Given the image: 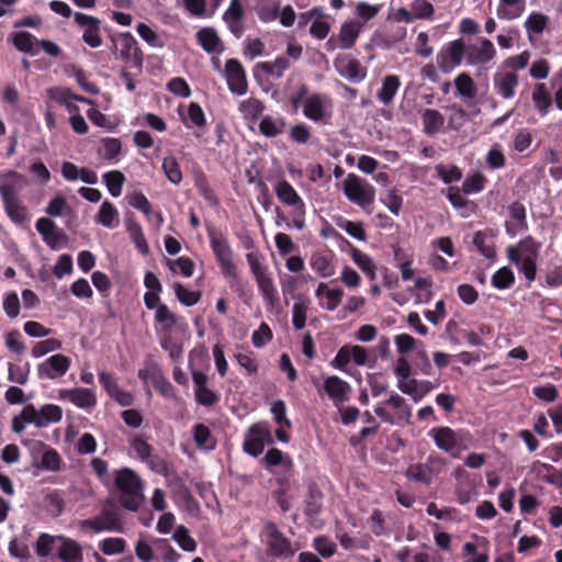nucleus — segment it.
Masks as SVG:
<instances>
[{
  "instance_id": "nucleus-1",
  "label": "nucleus",
  "mask_w": 562,
  "mask_h": 562,
  "mask_svg": "<svg viewBox=\"0 0 562 562\" xmlns=\"http://www.w3.org/2000/svg\"><path fill=\"white\" fill-rule=\"evenodd\" d=\"M35 552L40 558H56L60 562H83L81 544L64 535L40 533L35 542Z\"/></svg>"
},
{
  "instance_id": "nucleus-2",
  "label": "nucleus",
  "mask_w": 562,
  "mask_h": 562,
  "mask_svg": "<svg viewBox=\"0 0 562 562\" xmlns=\"http://www.w3.org/2000/svg\"><path fill=\"white\" fill-rule=\"evenodd\" d=\"M114 484L120 492L119 503L130 512H137L144 502V484L139 475L131 468L114 472Z\"/></svg>"
},
{
  "instance_id": "nucleus-3",
  "label": "nucleus",
  "mask_w": 562,
  "mask_h": 562,
  "mask_svg": "<svg viewBox=\"0 0 562 562\" xmlns=\"http://www.w3.org/2000/svg\"><path fill=\"white\" fill-rule=\"evenodd\" d=\"M207 236L210 239L211 249L215 256V259L221 268L222 273L233 279L232 288L235 289L236 292L241 293V283L237 277V266L235 265L233 258L234 252L233 249L224 236V234L214 227L207 229Z\"/></svg>"
},
{
  "instance_id": "nucleus-4",
  "label": "nucleus",
  "mask_w": 562,
  "mask_h": 562,
  "mask_svg": "<svg viewBox=\"0 0 562 562\" xmlns=\"http://www.w3.org/2000/svg\"><path fill=\"white\" fill-rule=\"evenodd\" d=\"M119 57L127 67H133L138 74L143 71L144 54L138 42L130 32L119 33L111 38Z\"/></svg>"
},
{
  "instance_id": "nucleus-5",
  "label": "nucleus",
  "mask_w": 562,
  "mask_h": 562,
  "mask_svg": "<svg viewBox=\"0 0 562 562\" xmlns=\"http://www.w3.org/2000/svg\"><path fill=\"white\" fill-rule=\"evenodd\" d=\"M81 527L83 529H90L93 532L123 531V522L120 512L111 499L105 501L98 516L82 520Z\"/></svg>"
},
{
  "instance_id": "nucleus-6",
  "label": "nucleus",
  "mask_w": 562,
  "mask_h": 562,
  "mask_svg": "<svg viewBox=\"0 0 562 562\" xmlns=\"http://www.w3.org/2000/svg\"><path fill=\"white\" fill-rule=\"evenodd\" d=\"M272 428L269 422L261 420L252 424L246 431L243 449L251 457H259L266 445H272Z\"/></svg>"
},
{
  "instance_id": "nucleus-7",
  "label": "nucleus",
  "mask_w": 562,
  "mask_h": 562,
  "mask_svg": "<svg viewBox=\"0 0 562 562\" xmlns=\"http://www.w3.org/2000/svg\"><path fill=\"white\" fill-rule=\"evenodd\" d=\"M344 193L350 202L366 207L374 202L375 189L357 175L349 173L344 181Z\"/></svg>"
},
{
  "instance_id": "nucleus-8",
  "label": "nucleus",
  "mask_w": 562,
  "mask_h": 562,
  "mask_svg": "<svg viewBox=\"0 0 562 562\" xmlns=\"http://www.w3.org/2000/svg\"><path fill=\"white\" fill-rule=\"evenodd\" d=\"M333 100L323 93H313L306 98L303 114L313 122L326 123L331 117Z\"/></svg>"
},
{
  "instance_id": "nucleus-9",
  "label": "nucleus",
  "mask_w": 562,
  "mask_h": 562,
  "mask_svg": "<svg viewBox=\"0 0 562 562\" xmlns=\"http://www.w3.org/2000/svg\"><path fill=\"white\" fill-rule=\"evenodd\" d=\"M324 494L316 483L308 484L307 494L304 501V515L310 526L315 529L323 527L324 522L321 519L323 512Z\"/></svg>"
},
{
  "instance_id": "nucleus-10",
  "label": "nucleus",
  "mask_w": 562,
  "mask_h": 562,
  "mask_svg": "<svg viewBox=\"0 0 562 562\" xmlns=\"http://www.w3.org/2000/svg\"><path fill=\"white\" fill-rule=\"evenodd\" d=\"M29 186V179L14 170L0 173V196L2 202L21 200L22 191Z\"/></svg>"
},
{
  "instance_id": "nucleus-11",
  "label": "nucleus",
  "mask_w": 562,
  "mask_h": 562,
  "mask_svg": "<svg viewBox=\"0 0 562 562\" xmlns=\"http://www.w3.org/2000/svg\"><path fill=\"white\" fill-rule=\"evenodd\" d=\"M71 366L69 357L56 353L37 364V376L41 380H56L64 376Z\"/></svg>"
},
{
  "instance_id": "nucleus-12",
  "label": "nucleus",
  "mask_w": 562,
  "mask_h": 562,
  "mask_svg": "<svg viewBox=\"0 0 562 562\" xmlns=\"http://www.w3.org/2000/svg\"><path fill=\"white\" fill-rule=\"evenodd\" d=\"M75 22L80 26L82 32V41L91 48H98L102 45L101 21L100 19L88 15L82 12L74 14Z\"/></svg>"
},
{
  "instance_id": "nucleus-13",
  "label": "nucleus",
  "mask_w": 562,
  "mask_h": 562,
  "mask_svg": "<svg viewBox=\"0 0 562 562\" xmlns=\"http://www.w3.org/2000/svg\"><path fill=\"white\" fill-rule=\"evenodd\" d=\"M265 532L267 536L268 551L271 555L277 558L293 555L294 551L292 550L290 539L279 530L274 522H267L265 525Z\"/></svg>"
},
{
  "instance_id": "nucleus-14",
  "label": "nucleus",
  "mask_w": 562,
  "mask_h": 562,
  "mask_svg": "<svg viewBox=\"0 0 562 562\" xmlns=\"http://www.w3.org/2000/svg\"><path fill=\"white\" fill-rule=\"evenodd\" d=\"M464 53L463 41H452L437 54V65L443 72H448L461 64Z\"/></svg>"
},
{
  "instance_id": "nucleus-15",
  "label": "nucleus",
  "mask_w": 562,
  "mask_h": 562,
  "mask_svg": "<svg viewBox=\"0 0 562 562\" xmlns=\"http://www.w3.org/2000/svg\"><path fill=\"white\" fill-rule=\"evenodd\" d=\"M225 76L228 89L232 93L237 95L246 94L248 90L246 72L238 59L231 58L226 61Z\"/></svg>"
},
{
  "instance_id": "nucleus-16",
  "label": "nucleus",
  "mask_w": 562,
  "mask_h": 562,
  "mask_svg": "<svg viewBox=\"0 0 562 562\" xmlns=\"http://www.w3.org/2000/svg\"><path fill=\"white\" fill-rule=\"evenodd\" d=\"M195 401L203 406H212L220 401V395L207 387L209 376L199 370L192 371Z\"/></svg>"
},
{
  "instance_id": "nucleus-17",
  "label": "nucleus",
  "mask_w": 562,
  "mask_h": 562,
  "mask_svg": "<svg viewBox=\"0 0 562 562\" xmlns=\"http://www.w3.org/2000/svg\"><path fill=\"white\" fill-rule=\"evenodd\" d=\"M493 86L503 99H513L518 87V75L516 71H497L493 77Z\"/></svg>"
},
{
  "instance_id": "nucleus-18",
  "label": "nucleus",
  "mask_w": 562,
  "mask_h": 562,
  "mask_svg": "<svg viewBox=\"0 0 562 562\" xmlns=\"http://www.w3.org/2000/svg\"><path fill=\"white\" fill-rule=\"evenodd\" d=\"M59 398L68 400L74 405L83 409H91L97 405L95 393L90 389L76 387L71 390H60Z\"/></svg>"
},
{
  "instance_id": "nucleus-19",
  "label": "nucleus",
  "mask_w": 562,
  "mask_h": 562,
  "mask_svg": "<svg viewBox=\"0 0 562 562\" xmlns=\"http://www.w3.org/2000/svg\"><path fill=\"white\" fill-rule=\"evenodd\" d=\"M324 391L338 406L349 400L351 387L348 382L337 375H330L324 381Z\"/></svg>"
},
{
  "instance_id": "nucleus-20",
  "label": "nucleus",
  "mask_w": 562,
  "mask_h": 562,
  "mask_svg": "<svg viewBox=\"0 0 562 562\" xmlns=\"http://www.w3.org/2000/svg\"><path fill=\"white\" fill-rule=\"evenodd\" d=\"M274 192L278 200L292 210L305 206L303 199L288 180H280L274 186Z\"/></svg>"
},
{
  "instance_id": "nucleus-21",
  "label": "nucleus",
  "mask_w": 562,
  "mask_h": 562,
  "mask_svg": "<svg viewBox=\"0 0 562 562\" xmlns=\"http://www.w3.org/2000/svg\"><path fill=\"white\" fill-rule=\"evenodd\" d=\"M428 436L435 441L440 450L450 452L458 446V435L450 427H435L429 430Z\"/></svg>"
},
{
  "instance_id": "nucleus-22",
  "label": "nucleus",
  "mask_w": 562,
  "mask_h": 562,
  "mask_svg": "<svg viewBox=\"0 0 562 562\" xmlns=\"http://www.w3.org/2000/svg\"><path fill=\"white\" fill-rule=\"evenodd\" d=\"M311 268L322 278L335 274L334 255L331 252H314L310 259Z\"/></svg>"
},
{
  "instance_id": "nucleus-23",
  "label": "nucleus",
  "mask_w": 562,
  "mask_h": 562,
  "mask_svg": "<svg viewBox=\"0 0 562 562\" xmlns=\"http://www.w3.org/2000/svg\"><path fill=\"white\" fill-rule=\"evenodd\" d=\"M198 43L209 54L222 53L224 46L216 31L212 27H203L196 33Z\"/></svg>"
},
{
  "instance_id": "nucleus-24",
  "label": "nucleus",
  "mask_w": 562,
  "mask_h": 562,
  "mask_svg": "<svg viewBox=\"0 0 562 562\" xmlns=\"http://www.w3.org/2000/svg\"><path fill=\"white\" fill-rule=\"evenodd\" d=\"M496 55L493 43L487 38H482L479 46H472L469 52V60L472 64H487Z\"/></svg>"
},
{
  "instance_id": "nucleus-25",
  "label": "nucleus",
  "mask_w": 562,
  "mask_h": 562,
  "mask_svg": "<svg viewBox=\"0 0 562 562\" xmlns=\"http://www.w3.org/2000/svg\"><path fill=\"white\" fill-rule=\"evenodd\" d=\"M362 25L357 21H347L341 24L338 41H340V49H350L356 44Z\"/></svg>"
},
{
  "instance_id": "nucleus-26",
  "label": "nucleus",
  "mask_w": 562,
  "mask_h": 562,
  "mask_svg": "<svg viewBox=\"0 0 562 562\" xmlns=\"http://www.w3.org/2000/svg\"><path fill=\"white\" fill-rule=\"evenodd\" d=\"M531 99L535 109L541 116L549 113L552 106V97L546 83H536L532 89Z\"/></svg>"
},
{
  "instance_id": "nucleus-27",
  "label": "nucleus",
  "mask_w": 562,
  "mask_h": 562,
  "mask_svg": "<svg viewBox=\"0 0 562 562\" xmlns=\"http://www.w3.org/2000/svg\"><path fill=\"white\" fill-rule=\"evenodd\" d=\"M256 282L267 308H274L280 302V296L270 274L257 279Z\"/></svg>"
},
{
  "instance_id": "nucleus-28",
  "label": "nucleus",
  "mask_w": 562,
  "mask_h": 562,
  "mask_svg": "<svg viewBox=\"0 0 562 562\" xmlns=\"http://www.w3.org/2000/svg\"><path fill=\"white\" fill-rule=\"evenodd\" d=\"M126 231L136 248L143 254L149 252V246L143 232L142 225L135 220L134 214L126 218Z\"/></svg>"
},
{
  "instance_id": "nucleus-29",
  "label": "nucleus",
  "mask_w": 562,
  "mask_h": 562,
  "mask_svg": "<svg viewBox=\"0 0 562 562\" xmlns=\"http://www.w3.org/2000/svg\"><path fill=\"white\" fill-rule=\"evenodd\" d=\"M526 9V0H501L496 9L497 18L501 20L518 19Z\"/></svg>"
},
{
  "instance_id": "nucleus-30",
  "label": "nucleus",
  "mask_w": 562,
  "mask_h": 562,
  "mask_svg": "<svg viewBox=\"0 0 562 562\" xmlns=\"http://www.w3.org/2000/svg\"><path fill=\"white\" fill-rule=\"evenodd\" d=\"M473 245L486 259L493 260L496 257L493 235L487 231H477L473 235Z\"/></svg>"
},
{
  "instance_id": "nucleus-31",
  "label": "nucleus",
  "mask_w": 562,
  "mask_h": 562,
  "mask_svg": "<svg viewBox=\"0 0 562 562\" xmlns=\"http://www.w3.org/2000/svg\"><path fill=\"white\" fill-rule=\"evenodd\" d=\"M8 217L16 225H24L30 220V213L22 200L2 202Z\"/></svg>"
},
{
  "instance_id": "nucleus-32",
  "label": "nucleus",
  "mask_w": 562,
  "mask_h": 562,
  "mask_svg": "<svg viewBox=\"0 0 562 562\" xmlns=\"http://www.w3.org/2000/svg\"><path fill=\"white\" fill-rule=\"evenodd\" d=\"M335 66L339 74L349 80L360 81L364 79L367 71L357 59L336 60Z\"/></svg>"
},
{
  "instance_id": "nucleus-33",
  "label": "nucleus",
  "mask_w": 562,
  "mask_h": 562,
  "mask_svg": "<svg viewBox=\"0 0 562 562\" xmlns=\"http://www.w3.org/2000/svg\"><path fill=\"white\" fill-rule=\"evenodd\" d=\"M193 439L199 449L211 451L216 448V438L212 435L210 428L202 423L193 426Z\"/></svg>"
},
{
  "instance_id": "nucleus-34",
  "label": "nucleus",
  "mask_w": 562,
  "mask_h": 562,
  "mask_svg": "<svg viewBox=\"0 0 562 562\" xmlns=\"http://www.w3.org/2000/svg\"><path fill=\"white\" fill-rule=\"evenodd\" d=\"M424 132L427 135H435L440 132L445 125V116L434 109H426L422 113Z\"/></svg>"
},
{
  "instance_id": "nucleus-35",
  "label": "nucleus",
  "mask_w": 562,
  "mask_h": 562,
  "mask_svg": "<svg viewBox=\"0 0 562 562\" xmlns=\"http://www.w3.org/2000/svg\"><path fill=\"white\" fill-rule=\"evenodd\" d=\"M401 86V80L396 75H387L384 77L382 87L378 92V99L384 104L389 105L393 102L395 94Z\"/></svg>"
},
{
  "instance_id": "nucleus-36",
  "label": "nucleus",
  "mask_w": 562,
  "mask_h": 562,
  "mask_svg": "<svg viewBox=\"0 0 562 562\" xmlns=\"http://www.w3.org/2000/svg\"><path fill=\"white\" fill-rule=\"evenodd\" d=\"M280 4L274 0H256L254 10L263 23L274 21L279 16Z\"/></svg>"
},
{
  "instance_id": "nucleus-37",
  "label": "nucleus",
  "mask_w": 562,
  "mask_h": 562,
  "mask_svg": "<svg viewBox=\"0 0 562 562\" xmlns=\"http://www.w3.org/2000/svg\"><path fill=\"white\" fill-rule=\"evenodd\" d=\"M95 222L108 228H113L119 224V212L116 207L105 200L95 216Z\"/></svg>"
},
{
  "instance_id": "nucleus-38",
  "label": "nucleus",
  "mask_w": 562,
  "mask_h": 562,
  "mask_svg": "<svg viewBox=\"0 0 562 562\" xmlns=\"http://www.w3.org/2000/svg\"><path fill=\"white\" fill-rule=\"evenodd\" d=\"M290 67V61L286 57L279 56L273 61H260L256 65V70H262L268 76L281 78L284 71Z\"/></svg>"
},
{
  "instance_id": "nucleus-39",
  "label": "nucleus",
  "mask_w": 562,
  "mask_h": 562,
  "mask_svg": "<svg viewBox=\"0 0 562 562\" xmlns=\"http://www.w3.org/2000/svg\"><path fill=\"white\" fill-rule=\"evenodd\" d=\"M48 94L52 99L57 101L59 104L66 105L70 113L78 111V108L71 104L72 100H77L80 102H88V99L85 97L76 95L70 92L68 89L61 88H53L49 89Z\"/></svg>"
},
{
  "instance_id": "nucleus-40",
  "label": "nucleus",
  "mask_w": 562,
  "mask_h": 562,
  "mask_svg": "<svg viewBox=\"0 0 562 562\" xmlns=\"http://www.w3.org/2000/svg\"><path fill=\"white\" fill-rule=\"evenodd\" d=\"M285 121L282 117L273 119L269 115L263 116L259 123V132L269 138L276 137L283 132Z\"/></svg>"
},
{
  "instance_id": "nucleus-41",
  "label": "nucleus",
  "mask_w": 562,
  "mask_h": 562,
  "mask_svg": "<svg viewBox=\"0 0 562 562\" xmlns=\"http://www.w3.org/2000/svg\"><path fill=\"white\" fill-rule=\"evenodd\" d=\"M454 86L460 95L465 99H474L477 93V88L474 80L467 72L458 75L454 79Z\"/></svg>"
},
{
  "instance_id": "nucleus-42",
  "label": "nucleus",
  "mask_w": 562,
  "mask_h": 562,
  "mask_svg": "<svg viewBox=\"0 0 562 562\" xmlns=\"http://www.w3.org/2000/svg\"><path fill=\"white\" fill-rule=\"evenodd\" d=\"M44 507L52 517H58L65 509V501L59 491H52L44 497Z\"/></svg>"
},
{
  "instance_id": "nucleus-43",
  "label": "nucleus",
  "mask_w": 562,
  "mask_h": 562,
  "mask_svg": "<svg viewBox=\"0 0 562 562\" xmlns=\"http://www.w3.org/2000/svg\"><path fill=\"white\" fill-rule=\"evenodd\" d=\"M38 41L34 35L29 32H16L12 34V42L15 48L20 52L35 55L34 44Z\"/></svg>"
},
{
  "instance_id": "nucleus-44",
  "label": "nucleus",
  "mask_w": 562,
  "mask_h": 562,
  "mask_svg": "<svg viewBox=\"0 0 562 562\" xmlns=\"http://www.w3.org/2000/svg\"><path fill=\"white\" fill-rule=\"evenodd\" d=\"M144 462L149 467L151 471L165 477L175 474V469L172 465L157 453L153 452Z\"/></svg>"
},
{
  "instance_id": "nucleus-45",
  "label": "nucleus",
  "mask_w": 562,
  "mask_h": 562,
  "mask_svg": "<svg viewBox=\"0 0 562 562\" xmlns=\"http://www.w3.org/2000/svg\"><path fill=\"white\" fill-rule=\"evenodd\" d=\"M155 322L161 325L162 330L169 333L176 326L178 317L166 304H160L155 313Z\"/></svg>"
},
{
  "instance_id": "nucleus-46",
  "label": "nucleus",
  "mask_w": 562,
  "mask_h": 562,
  "mask_svg": "<svg viewBox=\"0 0 562 562\" xmlns=\"http://www.w3.org/2000/svg\"><path fill=\"white\" fill-rule=\"evenodd\" d=\"M491 283L498 290H506L515 283V274L508 267L499 268L493 276Z\"/></svg>"
},
{
  "instance_id": "nucleus-47",
  "label": "nucleus",
  "mask_w": 562,
  "mask_h": 562,
  "mask_svg": "<svg viewBox=\"0 0 562 562\" xmlns=\"http://www.w3.org/2000/svg\"><path fill=\"white\" fill-rule=\"evenodd\" d=\"M103 181L112 196H119L125 182V176L119 170L108 171L103 175Z\"/></svg>"
},
{
  "instance_id": "nucleus-48",
  "label": "nucleus",
  "mask_w": 562,
  "mask_h": 562,
  "mask_svg": "<svg viewBox=\"0 0 562 562\" xmlns=\"http://www.w3.org/2000/svg\"><path fill=\"white\" fill-rule=\"evenodd\" d=\"M162 170L167 179L173 183L179 184L182 180V171L177 159L173 156H167L162 160Z\"/></svg>"
},
{
  "instance_id": "nucleus-49",
  "label": "nucleus",
  "mask_w": 562,
  "mask_h": 562,
  "mask_svg": "<svg viewBox=\"0 0 562 562\" xmlns=\"http://www.w3.org/2000/svg\"><path fill=\"white\" fill-rule=\"evenodd\" d=\"M179 547L187 552H193L196 549L195 540L190 536L189 529L184 526H178L172 536Z\"/></svg>"
},
{
  "instance_id": "nucleus-50",
  "label": "nucleus",
  "mask_w": 562,
  "mask_h": 562,
  "mask_svg": "<svg viewBox=\"0 0 562 562\" xmlns=\"http://www.w3.org/2000/svg\"><path fill=\"white\" fill-rule=\"evenodd\" d=\"M239 111L245 115V117L257 120L265 111V104L259 99L249 98L239 104Z\"/></svg>"
},
{
  "instance_id": "nucleus-51",
  "label": "nucleus",
  "mask_w": 562,
  "mask_h": 562,
  "mask_svg": "<svg viewBox=\"0 0 562 562\" xmlns=\"http://www.w3.org/2000/svg\"><path fill=\"white\" fill-rule=\"evenodd\" d=\"M63 344L57 338H47L45 340L37 341L32 350L31 353L34 358H41L49 352L59 350L61 348Z\"/></svg>"
},
{
  "instance_id": "nucleus-52",
  "label": "nucleus",
  "mask_w": 562,
  "mask_h": 562,
  "mask_svg": "<svg viewBox=\"0 0 562 562\" xmlns=\"http://www.w3.org/2000/svg\"><path fill=\"white\" fill-rule=\"evenodd\" d=\"M310 302L306 300H299L292 307V324L297 330L304 328L306 323V314Z\"/></svg>"
},
{
  "instance_id": "nucleus-53",
  "label": "nucleus",
  "mask_w": 562,
  "mask_h": 562,
  "mask_svg": "<svg viewBox=\"0 0 562 562\" xmlns=\"http://www.w3.org/2000/svg\"><path fill=\"white\" fill-rule=\"evenodd\" d=\"M548 16L540 12H532L525 21V29L527 33L541 34L547 24Z\"/></svg>"
},
{
  "instance_id": "nucleus-54",
  "label": "nucleus",
  "mask_w": 562,
  "mask_h": 562,
  "mask_svg": "<svg viewBox=\"0 0 562 562\" xmlns=\"http://www.w3.org/2000/svg\"><path fill=\"white\" fill-rule=\"evenodd\" d=\"M175 294L179 302L184 306L195 305L200 299L201 293L196 291H190L186 289L180 282H176L173 285Z\"/></svg>"
},
{
  "instance_id": "nucleus-55",
  "label": "nucleus",
  "mask_w": 562,
  "mask_h": 562,
  "mask_svg": "<svg viewBox=\"0 0 562 562\" xmlns=\"http://www.w3.org/2000/svg\"><path fill=\"white\" fill-rule=\"evenodd\" d=\"M166 265L168 268L176 273L177 268L183 277H191L194 271V262L189 257H179L178 259L166 258Z\"/></svg>"
},
{
  "instance_id": "nucleus-56",
  "label": "nucleus",
  "mask_w": 562,
  "mask_h": 562,
  "mask_svg": "<svg viewBox=\"0 0 562 562\" xmlns=\"http://www.w3.org/2000/svg\"><path fill=\"white\" fill-rule=\"evenodd\" d=\"M63 418V409L55 404H46L40 409V422L43 427L50 423H58Z\"/></svg>"
},
{
  "instance_id": "nucleus-57",
  "label": "nucleus",
  "mask_w": 562,
  "mask_h": 562,
  "mask_svg": "<svg viewBox=\"0 0 562 562\" xmlns=\"http://www.w3.org/2000/svg\"><path fill=\"white\" fill-rule=\"evenodd\" d=\"M99 548L105 555L123 553L126 549V541L123 538H105L99 543Z\"/></svg>"
},
{
  "instance_id": "nucleus-58",
  "label": "nucleus",
  "mask_w": 562,
  "mask_h": 562,
  "mask_svg": "<svg viewBox=\"0 0 562 562\" xmlns=\"http://www.w3.org/2000/svg\"><path fill=\"white\" fill-rule=\"evenodd\" d=\"M30 366L9 363L8 366V380L10 382L24 385L29 381Z\"/></svg>"
},
{
  "instance_id": "nucleus-59",
  "label": "nucleus",
  "mask_w": 562,
  "mask_h": 562,
  "mask_svg": "<svg viewBox=\"0 0 562 562\" xmlns=\"http://www.w3.org/2000/svg\"><path fill=\"white\" fill-rule=\"evenodd\" d=\"M406 477L411 481L430 484L431 474L427 467L422 463L412 464L406 470Z\"/></svg>"
},
{
  "instance_id": "nucleus-60",
  "label": "nucleus",
  "mask_w": 562,
  "mask_h": 562,
  "mask_svg": "<svg viewBox=\"0 0 562 562\" xmlns=\"http://www.w3.org/2000/svg\"><path fill=\"white\" fill-rule=\"evenodd\" d=\"M61 457L56 449L47 448L41 459V468L48 471H59L61 467Z\"/></svg>"
},
{
  "instance_id": "nucleus-61",
  "label": "nucleus",
  "mask_w": 562,
  "mask_h": 562,
  "mask_svg": "<svg viewBox=\"0 0 562 562\" xmlns=\"http://www.w3.org/2000/svg\"><path fill=\"white\" fill-rule=\"evenodd\" d=\"M352 259L356 265L371 279L375 277V265L367 254L359 249H353Z\"/></svg>"
},
{
  "instance_id": "nucleus-62",
  "label": "nucleus",
  "mask_w": 562,
  "mask_h": 562,
  "mask_svg": "<svg viewBox=\"0 0 562 562\" xmlns=\"http://www.w3.org/2000/svg\"><path fill=\"white\" fill-rule=\"evenodd\" d=\"M127 202L132 207L140 211L147 217L150 216L151 204L143 192L135 191V192L128 194Z\"/></svg>"
},
{
  "instance_id": "nucleus-63",
  "label": "nucleus",
  "mask_w": 562,
  "mask_h": 562,
  "mask_svg": "<svg viewBox=\"0 0 562 562\" xmlns=\"http://www.w3.org/2000/svg\"><path fill=\"white\" fill-rule=\"evenodd\" d=\"M532 393L536 397L547 403H552L559 397V391L552 383L535 386Z\"/></svg>"
},
{
  "instance_id": "nucleus-64",
  "label": "nucleus",
  "mask_w": 562,
  "mask_h": 562,
  "mask_svg": "<svg viewBox=\"0 0 562 562\" xmlns=\"http://www.w3.org/2000/svg\"><path fill=\"white\" fill-rule=\"evenodd\" d=\"M130 446L143 462L154 452L153 446L137 435L130 440Z\"/></svg>"
}]
</instances>
